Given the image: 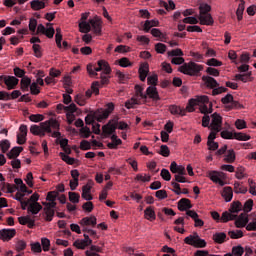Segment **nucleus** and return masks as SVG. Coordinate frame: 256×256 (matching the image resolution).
Listing matches in <instances>:
<instances>
[{
	"label": "nucleus",
	"mask_w": 256,
	"mask_h": 256,
	"mask_svg": "<svg viewBox=\"0 0 256 256\" xmlns=\"http://www.w3.org/2000/svg\"><path fill=\"white\" fill-rule=\"evenodd\" d=\"M89 242L85 241V240H76L74 242V247H76L77 249H85V247H89Z\"/></svg>",
	"instance_id": "44"
},
{
	"label": "nucleus",
	"mask_w": 256,
	"mask_h": 256,
	"mask_svg": "<svg viewBox=\"0 0 256 256\" xmlns=\"http://www.w3.org/2000/svg\"><path fill=\"white\" fill-rule=\"evenodd\" d=\"M200 14L198 19L200 21V25L211 26L215 21L213 20V16L209 12H211V5L207 3H202L199 6Z\"/></svg>",
	"instance_id": "4"
},
{
	"label": "nucleus",
	"mask_w": 256,
	"mask_h": 256,
	"mask_svg": "<svg viewBox=\"0 0 256 256\" xmlns=\"http://www.w3.org/2000/svg\"><path fill=\"white\" fill-rule=\"evenodd\" d=\"M226 239H227V234H225L224 232H217L213 235V241L215 243H218V245L225 243Z\"/></svg>",
	"instance_id": "30"
},
{
	"label": "nucleus",
	"mask_w": 256,
	"mask_h": 256,
	"mask_svg": "<svg viewBox=\"0 0 256 256\" xmlns=\"http://www.w3.org/2000/svg\"><path fill=\"white\" fill-rule=\"evenodd\" d=\"M202 81L205 83L208 89H215L216 87H219V82H217V80L211 76H203Z\"/></svg>",
	"instance_id": "18"
},
{
	"label": "nucleus",
	"mask_w": 256,
	"mask_h": 256,
	"mask_svg": "<svg viewBox=\"0 0 256 256\" xmlns=\"http://www.w3.org/2000/svg\"><path fill=\"white\" fill-rule=\"evenodd\" d=\"M211 217L212 219H214V221H217V223H219V221H221V223H228V221H233L235 219H237V214H233L232 212H223L222 216L219 215V212H211Z\"/></svg>",
	"instance_id": "8"
},
{
	"label": "nucleus",
	"mask_w": 256,
	"mask_h": 256,
	"mask_svg": "<svg viewBox=\"0 0 256 256\" xmlns=\"http://www.w3.org/2000/svg\"><path fill=\"white\" fill-rule=\"evenodd\" d=\"M45 2V0H33L30 3L31 9H33V11H41V9H45Z\"/></svg>",
	"instance_id": "28"
},
{
	"label": "nucleus",
	"mask_w": 256,
	"mask_h": 256,
	"mask_svg": "<svg viewBox=\"0 0 256 256\" xmlns=\"http://www.w3.org/2000/svg\"><path fill=\"white\" fill-rule=\"evenodd\" d=\"M138 73H139L140 81L145 82V80L147 79V75H149V64L148 63L141 64L138 70Z\"/></svg>",
	"instance_id": "19"
},
{
	"label": "nucleus",
	"mask_w": 256,
	"mask_h": 256,
	"mask_svg": "<svg viewBox=\"0 0 256 256\" xmlns=\"http://www.w3.org/2000/svg\"><path fill=\"white\" fill-rule=\"evenodd\" d=\"M80 225H86V227H95L97 225V218L95 216L84 217L79 222Z\"/></svg>",
	"instance_id": "20"
},
{
	"label": "nucleus",
	"mask_w": 256,
	"mask_h": 256,
	"mask_svg": "<svg viewBox=\"0 0 256 256\" xmlns=\"http://www.w3.org/2000/svg\"><path fill=\"white\" fill-rule=\"evenodd\" d=\"M251 72L245 74H236L235 79L236 81H242V83H247V81H251Z\"/></svg>",
	"instance_id": "36"
},
{
	"label": "nucleus",
	"mask_w": 256,
	"mask_h": 256,
	"mask_svg": "<svg viewBox=\"0 0 256 256\" xmlns=\"http://www.w3.org/2000/svg\"><path fill=\"white\" fill-rule=\"evenodd\" d=\"M80 33H89L91 31V22L81 21L78 24Z\"/></svg>",
	"instance_id": "32"
},
{
	"label": "nucleus",
	"mask_w": 256,
	"mask_h": 256,
	"mask_svg": "<svg viewBox=\"0 0 256 256\" xmlns=\"http://www.w3.org/2000/svg\"><path fill=\"white\" fill-rule=\"evenodd\" d=\"M115 131H117V125L111 123V121H109L107 124L102 126L103 137H110V135H113V133H115Z\"/></svg>",
	"instance_id": "13"
},
{
	"label": "nucleus",
	"mask_w": 256,
	"mask_h": 256,
	"mask_svg": "<svg viewBox=\"0 0 256 256\" xmlns=\"http://www.w3.org/2000/svg\"><path fill=\"white\" fill-rule=\"evenodd\" d=\"M235 226L238 229H241L243 227H247V224L249 223V217H247V214H240L239 217L237 216L235 219Z\"/></svg>",
	"instance_id": "15"
},
{
	"label": "nucleus",
	"mask_w": 256,
	"mask_h": 256,
	"mask_svg": "<svg viewBox=\"0 0 256 256\" xmlns=\"http://www.w3.org/2000/svg\"><path fill=\"white\" fill-rule=\"evenodd\" d=\"M31 251H33V253H41L43 251V248H41V243L39 242L32 243Z\"/></svg>",
	"instance_id": "58"
},
{
	"label": "nucleus",
	"mask_w": 256,
	"mask_h": 256,
	"mask_svg": "<svg viewBox=\"0 0 256 256\" xmlns=\"http://www.w3.org/2000/svg\"><path fill=\"white\" fill-rule=\"evenodd\" d=\"M4 83L8 91H11L12 89H15L17 85H19V79L15 76H6Z\"/></svg>",
	"instance_id": "16"
},
{
	"label": "nucleus",
	"mask_w": 256,
	"mask_h": 256,
	"mask_svg": "<svg viewBox=\"0 0 256 256\" xmlns=\"http://www.w3.org/2000/svg\"><path fill=\"white\" fill-rule=\"evenodd\" d=\"M212 122L210 124L211 131H216V133H219L222 129L223 125V117L219 115L217 112L211 115Z\"/></svg>",
	"instance_id": "10"
},
{
	"label": "nucleus",
	"mask_w": 256,
	"mask_h": 256,
	"mask_svg": "<svg viewBox=\"0 0 256 256\" xmlns=\"http://www.w3.org/2000/svg\"><path fill=\"white\" fill-rule=\"evenodd\" d=\"M107 109L100 108L96 111H91L86 117H85V123L86 125H93L96 121L98 123H101L102 121H105V119H109L110 113H113L115 111V104L113 102H110L106 104Z\"/></svg>",
	"instance_id": "2"
},
{
	"label": "nucleus",
	"mask_w": 256,
	"mask_h": 256,
	"mask_svg": "<svg viewBox=\"0 0 256 256\" xmlns=\"http://www.w3.org/2000/svg\"><path fill=\"white\" fill-rule=\"evenodd\" d=\"M157 199L163 200L167 199V191L166 190H158L155 192Z\"/></svg>",
	"instance_id": "63"
},
{
	"label": "nucleus",
	"mask_w": 256,
	"mask_h": 256,
	"mask_svg": "<svg viewBox=\"0 0 256 256\" xmlns=\"http://www.w3.org/2000/svg\"><path fill=\"white\" fill-rule=\"evenodd\" d=\"M45 212V221L51 222L53 221V217H55V210L50 208H44Z\"/></svg>",
	"instance_id": "39"
},
{
	"label": "nucleus",
	"mask_w": 256,
	"mask_h": 256,
	"mask_svg": "<svg viewBox=\"0 0 256 256\" xmlns=\"http://www.w3.org/2000/svg\"><path fill=\"white\" fill-rule=\"evenodd\" d=\"M206 65H208L209 67H221V65H223V62L215 58H211L206 62Z\"/></svg>",
	"instance_id": "47"
},
{
	"label": "nucleus",
	"mask_w": 256,
	"mask_h": 256,
	"mask_svg": "<svg viewBox=\"0 0 256 256\" xmlns=\"http://www.w3.org/2000/svg\"><path fill=\"white\" fill-rule=\"evenodd\" d=\"M170 171L171 173H178V175H187V172H185V168L183 166L177 165V162L173 161L170 164Z\"/></svg>",
	"instance_id": "22"
},
{
	"label": "nucleus",
	"mask_w": 256,
	"mask_h": 256,
	"mask_svg": "<svg viewBox=\"0 0 256 256\" xmlns=\"http://www.w3.org/2000/svg\"><path fill=\"white\" fill-rule=\"evenodd\" d=\"M10 148H11V142H9V140L0 141V149L2 153H7Z\"/></svg>",
	"instance_id": "40"
},
{
	"label": "nucleus",
	"mask_w": 256,
	"mask_h": 256,
	"mask_svg": "<svg viewBox=\"0 0 256 256\" xmlns=\"http://www.w3.org/2000/svg\"><path fill=\"white\" fill-rule=\"evenodd\" d=\"M40 127H42V129H44L46 133H53L52 129H54V131H59L61 125L56 119L50 118L49 120L42 122L40 124Z\"/></svg>",
	"instance_id": "9"
},
{
	"label": "nucleus",
	"mask_w": 256,
	"mask_h": 256,
	"mask_svg": "<svg viewBox=\"0 0 256 256\" xmlns=\"http://www.w3.org/2000/svg\"><path fill=\"white\" fill-rule=\"evenodd\" d=\"M42 209H43V206H41L39 202H35V203L29 204L27 211L32 215H37Z\"/></svg>",
	"instance_id": "25"
},
{
	"label": "nucleus",
	"mask_w": 256,
	"mask_h": 256,
	"mask_svg": "<svg viewBox=\"0 0 256 256\" xmlns=\"http://www.w3.org/2000/svg\"><path fill=\"white\" fill-rule=\"evenodd\" d=\"M227 91H229V89L221 86V87H216V88H213L212 90V95L215 96V95H221V93H227Z\"/></svg>",
	"instance_id": "55"
},
{
	"label": "nucleus",
	"mask_w": 256,
	"mask_h": 256,
	"mask_svg": "<svg viewBox=\"0 0 256 256\" xmlns=\"http://www.w3.org/2000/svg\"><path fill=\"white\" fill-rule=\"evenodd\" d=\"M230 239H241L243 237V231L241 230H231L228 232Z\"/></svg>",
	"instance_id": "42"
},
{
	"label": "nucleus",
	"mask_w": 256,
	"mask_h": 256,
	"mask_svg": "<svg viewBox=\"0 0 256 256\" xmlns=\"http://www.w3.org/2000/svg\"><path fill=\"white\" fill-rule=\"evenodd\" d=\"M75 102L77 105H80V107H84V105H87V97L85 94H77L75 97Z\"/></svg>",
	"instance_id": "37"
},
{
	"label": "nucleus",
	"mask_w": 256,
	"mask_h": 256,
	"mask_svg": "<svg viewBox=\"0 0 256 256\" xmlns=\"http://www.w3.org/2000/svg\"><path fill=\"white\" fill-rule=\"evenodd\" d=\"M99 71H103L102 75H110L111 74V67L109 66V63L105 60H99L98 61V67H94L91 64L87 65V72L91 77H97V73Z\"/></svg>",
	"instance_id": "5"
},
{
	"label": "nucleus",
	"mask_w": 256,
	"mask_h": 256,
	"mask_svg": "<svg viewBox=\"0 0 256 256\" xmlns=\"http://www.w3.org/2000/svg\"><path fill=\"white\" fill-rule=\"evenodd\" d=\"M252 210H253V199H248L244 203V207L240 201H235L231 204L230 209H229L230 213H232L233 215H234V213H239V211H244V213H249Z\"/></svg>",
	"instance_id": "6"
},
{
	"label": "nucleus",
	"mask_w": 256,
	"mask_h": 256,
	"mask_svg": "<svg viewBox=\"0 0 256 256\" xmlns=\"http://www.w3.org/2000/svg\"><path fill=\"white\" fill-rule=\"evenodd\" d=\"M171 63L173 65H182L179 67L178 71L184 75H190V77H195V75L203 70V66L195 62L185 63V58L183 57H174L172 58Z\"/></svg>",
	"instance_id": "1"
},
{
	"label": "nucleus",
	"mask_w": 256,
	"mask_h": 256,
	"mask_svg": "<svg viewBox=\"0 0 256 256\" xmlns=\"http://www.w3.org/2000/svg\"><path fill=\"white\" fill-rule=\"evenodd\" d=\"M236 129H247V122L245 120L237 119L235 122Z\"/></svg>",
	"instance_id": "61"
},
{
	"label": "nucleus",
	"mask_w": 256,
	"mask_h": 256,
	"mask_svg": "<svg viewBox=\"0 0 256 256\" xmlns=\"http://www.w3.org/2000/svg\"><path fill=\"white\" fill-rule=\"evenodd\" d=\"M101 81H95L92 83L91 89L95 95H99V87H103V85H107L109 83V77L105 76V74H101Z\"/></svg>",
	"instance_id": "11"
},
{
	"label": "nucleus",
	"mask_w": 256,
	"mask_h": 256,
	"mask_svg": "<svg viewBox=\"0 0 256 256\" xmlns=\"http://www.w3.org/2000/svg\"><path fill=\"white\" fill-rule=\"evenodd\" d=\"M184 243H186V245H191L196 249H204V247H207V242L201 239L197 232H194L193 235H189L188 237H186L184 239Z\"/></svg>",
	"instance_id": "7"
},
{
	"label": "nucleus",
	"mask_w": 256,
	"mask_h": 256,
	"mask_svg": "<svg viewBox=\"0 0 256 256\" xmlns=\"http://www.w3.org/2000/svg\"><path fill=\"white\" fill-rule=\"evenodd\" d=\"M79 199H81L79 193L69 192V201H71V203H79Z\"/></svg>",
	"instance_id": "48"
},
{
	"label": "nucleus",
	"mask_w": 256,
	"mask_h": 256,
	"mask_svg": "<svg viewBox=\"0 0 256 256\" xmlns=\"http://www.w3.org/2000/svg\"><path fill=\"white\" fill-rule=\"evenodd\" d=\"M243 11H245V0H240V4L238 5V8L236 10L238 21L243 20Z\"/></svg>",
	"instance_id": "35"
},
{
	"label": "nucleus",
	"mask_w": 256,
	"mask_h": 256,
	"mask_svg": "<svg viewBox=\"0 0 256 256\" xmlns=\"http://www.w3.org/2000/svg\"><path fill=\"white\" fill-rule=\"evenodd\" d=\"M222 139H235V133L224 130L220 133Z\"/></svg>",
	"instance_id": "59"
},
{
	"label": "nucleus",
	"mask_w": 256,
	"mask_h": 256,
	"mask_svg": "<svg viewBox=\"0 0 256 256\" xmlns=\"http://www.w3.org/2000/svg\"><path fill=\"white\" fill-rule=\"evenodd\" d=\"M116 76L118 77L120 83H127V81H129V75H125L121 71H117Z\"/></svg>",
	"instance_id": "53"
},
{
	"label": "nucleus",
	"mask_w": 256,
	"mask_h": 256,
	"mask_svg": "<svg viewBox=\"0 0 256 256\" xmlns=\"http://www.w3.org/2000/svg\"><path fill=\"white\" fill-rule=\"evenodd\" d=\"M32 49H33L34 55H35V57H37V59H41L43 57V53L41 52V45L34 44L32 46Z\"/></svg>",
	"instance_id": "45"
},
{
	"label": "nucleus",
	"mask_w": 256,
	"mask_h": 256,
	"mask_svg": "<svg viewBox=\"0 0 256 256\" xmlns=\"http://www.w3.org/2000/svg\"><path fill=\"white\" fill-rule=\"evenodd\" d=\"M90 25L95 35L101 34V20H99V18L90 19Z\"/></svg>",
	"instance_id": "23"
},
{
	"label": "nucleus",
	"mask_w": 256,
	"mask_h": 256,
	"mask_svg": "<svg viewBox=\"0 0 256 256\" xmlns=\"http://www.w3.org/2000/svg\"><path fill=\"white\" fill-rule=\"evenodd\" d=\"M160 176L162 179H164V181H171V173L165 168L161 170Z\"/></svg>",
	"instance_id": "57"
},
{
	"label": "nucleus",
	"mask_w": 256,
	"mask_h": 256,
	"mask_svg": "<svg viewBox=\"0 0 256 256\" xmlns=\"http://www.w3.org/2000/svg\"><path fill=\"white\" fill-rule=\"evenodd\" d=\"M169 111L172 115H181V117H185L187 110L177 106V105H171L169 107Z\"/></svg>",
	"instance_id": "26"
},
{
	"label": "nucleus",
	"mask_w": 256,
	"mask_h": 256,
	"mask_svg": "<svg viewBox=\"0 0 256 256\" xmlns=\"http://www.w3.org/2000/svg\"><path fill=\"white\" fill-rule=\"evenodd\" d=\"M119 65L120 67H131V65H133L130 61L129 58L127 57H123L119 60Z\"/></svg>",
	"instance_id": "62"
},
{
	"label": "nucleus",
	"mask_w": 256,
	"mask_h": 256,
	"mask_svg": "<svg viewBox=\"0 0 256 256\" xmlns=\"http://www.w3.org/2000/svg\"><path fill=\"white\" fill-rule=\"evenodd\" d=\"M246 231H256V218L246 225Z\"/></svg>",
	"instance_id": "64"
},
{
	"label": "nucleus",
	"mask_w": 256,
	"mask_h": 256,
	"mask_svg": "<svg viewBox=\"0 0 256 256\" xmlns=\"http://www.w3.org/2000/svg\"><path fill=\"white\" fill-rule=\"evenodd\" d=\"M222 197L225 199L226 203L231 202V200L233 199V188H231L230 186L224 187Z\"/></svg>",
	"instance_id": "27"
},
{
	"label": "nucleus",
	"mask_w": 256,
	"mask_h": 256,
	"mask_svg": "<svg viewBox=\"0 0 256 256\" xmlns=\"http://www.w3.org/2000/svg\"><path fill=\"white\" fill-rule=\"evenodd\" d=\"M45 119V116L43 114H31L29 116V120L32 121V123H40V121H43Z\"/></svg>",
	"instance_id": "43"
},
{
	"label": "nucleus",
	"mask_w": 256,
	"mask_h": 256,
	"mask_svg": "<svg viewBox=\"0 0 256 256\" xmlns=\"http://www.w3.org/2000/svg\"><path fill=\"white\" fill-rule=\"evenodd\" d=\"M16 233L17 231L15 229H2L0 230V239L2 241H11Z\"/></svg>",
	"instance_id": "14"
},
{
	"label": "nucleus",
	"mask_w": 256,
	"mask_h": 256,
	"mask_svg": "<svg viewBox=\"0 0 256 256\" xmlns=\"http://www.w3.org/2000/svg\"><path fill=\"white\" fill-rule=\"evenodd\" d=\"M41 245H42L43 251H49V247H51V241L47 238H42Z\"/></svg>",
	"instance_id": "60"
},
{
	"label": "nucleus",
	"mask_w": 256,
	"mask_h": 256,
	"mask_svg": "<svg viewBox=\"0 0 256 256\" xmlns=\"http://www.w3.org/2000/svg\"><path fill=\"white\" fill-rule=\"evenodd\" d=\"M135 105H139V101L135 98H131L130 100L126 101L125 107L126 109H133Z\"/></svg>",
	"instance_id": "50"
},
{
	"label": "nucleus",
	"mask_w": 256,
	"mask_h": 256,
	"mask_svg": "<svg viewBox=\"0 0 256 256\" xmlns=\"http://www.w3.org/2000/svg\"><path fill=\"white\" fill-rule=\"evenodd\" d=\"M243 253H245V248H243V246L238 245V246L232 247V255L243 256Z\"/></svg>",
	"instance_id": "41"
},
{
	"label": "nucleus",
	"mask_w": 256,
	"mask_h": 256,
	"mask_svg": "<svg viewBox=\"0 0 256 256\" xmlns=\"http://www.w3.org/2000/svg\"><path fill=\"white\" fill-rule=\"evenodd\" d=\"M144 215L145 219H147L148 221H155L156 219L155 210L151 206L145 209Z\"/></svg>",
	"instance_id": "33"
},
{
	"label": "nucleus",
	"mask_w": 256,
	"mask_h": 256,
	"mask_svg": "<svg viewBox=\"0 0 256 256\" xmlns=\"http://www.w3.org/2000/svg\"><path fill=\"white\" fill-rule=\"evenodd\" d=\"M60 157L62 158V160L65 161V163H67L68 165H74L75 163V158H71L69 155L61 152L60 153Z\"/></svg>",
	"instance_id": "46"
},
{
	"label": "nucleus",
	"mask_w": 256,
	"mask_h": 256,
	"mask_svg": "<svg viewBox=\"0 0 256 256\" xmlns=\"http://www.w3.org/2000/svg\"><path fill=\"white\" fill-rule=\"evenodd\" d=\"M247 191V187L243 186V182H234V193L245 195Z\"/></svg>",
	"instance_id": "34"
},
{
	"label": "nucleus",
	"mask_w": 256,
	"mask_h": 256,
	"mask_svg": "<svg viewBox=\"0 0 256 256\" xmlns=\"http://www.w3.org/2000/svg\"><path fill=\"white\" fill-rule=\"evenodd\" d=\"M159 154L162 155V157H169L171 151L167 145H161Z\"/></svg>",
	"instance_id": "49"
},
{
	"label": "nucleus",
	"mask_w": 256,
	"mask_h": 256,
	"mask_svg": "<svg viewBox=\"0 0 256 256\" xmlns=\"http://www.w3.org/2000/svg\"><path fill=\"white\" fill-rule=\"evenodd\" d=\"M235 150L230 149L226 151V154L224 155V162L225 163H235Z\"/></svg>",
	"instance_id": "31"
},
{
	"label": "nucleus",
	"mask_w": 256,
	"mask_h": 256,
	"mask_svg": "<svg viewBox=\"0 0 256 256\" xmlns=\"http://www.w3.org/2000/svg\"><path fill=\"white\" fill-rule=\"evenodd\" d=\"M208 177L213 181V183H217L218 185H220V187L225 186V181L221 179V177H223V173L217 171H210L208 173Z\"/></svg>",
	"instance_id": "12"
},
{
	"label": "nucleus",
	"mask_w": 256,
	"mask_h": 256,
	"mask_svg": "<svg viewBox=\"0 0 256 256\" xmlns=\"http://www.w3.org/2000/svg\"><path fill=\"white\" fill-rule=\"evenodd\" d=\"M13 71H14L15 77H19L20 79H23V77H27L25 76V73L27 72L19 67H15Z\"/></svg>",
	"instance_id": "51"
},
{
	"label": "nucleus",
	"mask_w": 256,
	"mask_h": 256,
	"mask_svg": "<svg viewBox=\"0 0 256 256\" xmlns=\"http://www.w3.org/2000/svg\"><path fill=\"white\" fill-rule=\"evenodd\" d=\"M234 139H236L237 141H249V139H251V136L243 132H234Z\"/></svg>",
	"instance_id": "38"
},
{
	"label": "nucleus",
	"mask_w": 256,
	"mask_h": 256,
	"mask_svg": "<svg viewBox=\"0 0 256 256\" xmlns=\"http://www.w3.org/2000/svg\"><path fill=\"white\" fill-rule=\"evenodd\" d=\"M148 85H152V87H155L157 85V82L159 81V78L157 74H153L147 78Z\"/></svg>",
	"instance_id": "52"
},
{
	"label": "nucleus",
	"mask_w": 256,
	"mask_h": 256,
	"mask_svg": "<svg viewBox=\"0 0 256 256\" xmlns=\"http://www.w3.org/2000/svg\"><path fill=\"white\" fill-rule=\"evenodd\" d=\"M193 205H191V200L187 198H182L178 201V209L179 211H187V209H191Z\"/></svg>",
	"instance_id": "21"
},
{
	"label": "nucleus",
	"mask_w": 256,
	"mask_h": 256,
	"mask_svg": "<svg viewBox=\"0 0 256 256\" xmlns=\"http://www.w3.org/2000/svg\"><path fill=\"white\" fill-rule=\"evenodd\" d=\"M31 78L29 77H23L20 81V89L23 91V93L29 91V87H31Z\"/></svg>",
	"instance_id": "29"
},
{
	"label": "nucleus",
	"mask_w": 256,
	"mask_h": 256,
	"mask_svg": "<svg viewBox=\"0 0 256 256\" xmlns=\"http://www.w3.org/2000/svg\"><path fill=\"white\" fill-rule=\"evenodd\" d=\"M30 93L31 95H39V93H41V90H39V85H37L36 82L30 84Z\"/></svg>",
	"instance_id": "54"
},
{
	"label": "nucleus",
	"mask_w": 256,
	"mask_h": 256,
	"mask_svg": "<svg viewBox=\"0 0 256 256\" xmlns=\"http://www.w3.org/2000/svg\"><path fill=\"white\" fill-rule=\"evenodd\" d=\"M155 51L157 53H160L161 55H163V53H165V51H167V46L163 43H157L155 45Z\"/></svg>",
	"instance_id": "56"
},
{
	"label": "nucleus",
	"mask_w": 256,
	"mask_h": 256,
	"mask_svg": "<svg viewBox=\"0 0 256 256\" xmlns=\"http://www.w3.org/2000/svg\"><path fill=\"white\" fill-rule=\"evenodd\" d=\"M22 152L23 147L15 146L7 153V157L8 159H17Z\"/></svg>",
	"instance_id": "24"
},
{
	"label": "nucleus",
	"mask_w": 256,
	"mask_h": 256,
	"mask_svg": "<svg viewBox=\"0 0 256 256\" xmlns=\"http://www.w3.org/2000/svg\"><path fill=\"white\" fill-rule=\"evenodd\" d=\"M146 95L149 97V99H152L153 101H161V97L159 96V92L157 91V87L155 86H149L146 89Z\"/></svg>",
	"instance_id": "17"
},
{
	"label": "nucleus",
	"mask_w": 256,
	"mask_h": 256,
	"mask_svg": "<svg viewBox=\"0 0 256 256\" xmlns=\"http://www.w3.org/2000/svg\"><path fill=\"white\" fill-rule=\"evenodd\" d=\"M207 103H209V96H197L196 98H192L189 100L188 105L186 106V110L188 113H193L195 111L196 105H200V113L207 115L209 112V107H207Z\"/></svg>",
	"instance_id": "3"
}]
</instances>
